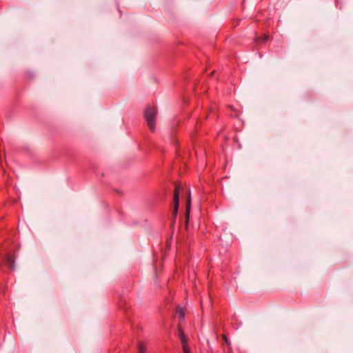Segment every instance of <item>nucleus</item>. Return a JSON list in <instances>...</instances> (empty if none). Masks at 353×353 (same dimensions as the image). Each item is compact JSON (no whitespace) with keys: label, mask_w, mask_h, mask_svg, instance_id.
<instances>
[{"label":"nucleus","mask_w":353,"mask_h":353,"mask_svg":"<svg viewBox=\"0 0 353 353\" xmlns=\"http://www.w3.org/2000/svg\"><path fill=\"white\" fill-rule=\"evenodd\" d=\"M4 263L9 266L11 269H14V259L11 255H6L3 259Z\"/></svg>","instance_id":"4"},{"label":"nucleus","mask_w":353,"mask_h":353,"mask_svg":"<svg viewBox=\"0 0 353 353\" xmlns=\"http://www.w3.org/2000/svg\"><path fill=\"white\" fill-rule=\"evenodd\" d=\"M190 207H191V199L190 196H188L186 201V208H185V219L186 222L188 223L190 213Z\"/></svg>","instance_id":"5"},{"label":"nucleus","mask_w":353,"mask_h":353,"mask_svg":"<svg viewBox=\"0 0 353 353\" xmlns=\"http://www.w3.org/2000/svg\"><path fill=\"white\" fill-rule=\"evenodd\" d=\"M184 353H190L189 345L182 347Z\"/></svg>","instance_id":"9"},{"label":"nucleus","mask_w":353,"mask_h":353,"mask_svg":"<svg viewBox=\"0 0 353 353\" xmlns=\"http://www.w3.org/2000/svg\"><path fill=\"white\" fill-rule=\"evenodd\" d=\"M145 347L143 343H139V350L138 353H145Z\"/></svg>","instance_id":"7"},{"label":"nucleus","mask_w":353,"mask_h":353,"mask_svg":"<svg viewBox=\"0 0 353 353\" xmlns=\"http://www.w3.org/2000/svg\"><path fill=\"white\" fill-rule=\"evenodd\" d=\"M222 338H223V339L224 342L227 344V345H228V347H230V343L229 342V341H228V339L227 336H226V335H225V334H223V335H222Z\"/></svg>","instance_id":"8"},{"label":"nucleus","mask_w":353,"mask_h":353,"mask_svg":"<svg viewBox=\"0 0 353 353\" xmlns=\"http://www.w3.org/2000/svg\"><path fill=\"white\" fill-rule=\"evenodd\" d=\"M269 39V36L266 34H263V37H256L254 39V41L257 43H260L261 41L266 42Z\"/></svg>","instance_id":"6"},{"label":"nucleus","mask_w":353,"mask_h":353,"mask_svg":"<svg viewBox=\"0 0 353 353\" xmlns=\"http://www.w3.org/2000/svg\"><path fill=\"white\" fill-rule=\"evenodd\" d=\"M179 314H180V316H181V318H184V312H183V311L182 310H180L179 311Z\"/></svg>","instance_id":"10"},{"label":"nucleus","mask_w":353,"mask_h":353,"mask_svg":"<svg viewBox=\"0 0 353 353\" xmlns=\"http://www.w3.org/2000/svg\"><path fill=\"white\" fill-rule=\"evenodd\" d=\"M178 330H179V336L180 338V341H181L182 347L188 345V339L184 334L183 329L181 328V326H179Z\"/></svg>","instance_id":"3"},{"label":"nucleus","mask_w":353,"mask_h":353,"mask_svg":"<svg viewBox=\"0 0 353 353\" xmlns=\"http://www.w3.org/2000/svg\"><path fill=\"white\" fill-rule=\"evenodd\" d=\"M157 110L154 106H148L144 112V117L151 132L156 129Z\"/></svg>","instance_id":"1"},{"label":"nucleus","mask_w":353,"mask_h":353,"mask_svg":"<svg viewBox=\"0 0 353 353\" xmlns=\"http://www.w3.org/2000/svg\"><path fill=\"white\" fill-rule=\"evenodd\" d=\"M181 187L180 185H176L174 190V208H173V216L174 218L176 217L178 214V210L179 207V194H180V190Z\"/></svg>","instance_id":"2"}]
</instances>
